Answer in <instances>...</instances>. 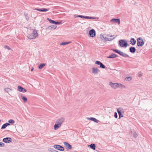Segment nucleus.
<instances>
[{"instance_id": "obj_1", "label": "nucleus", "mask_w": 152, "mask_h": 152, "mask_svg": "<svg viewBox=\"0 0 152 152\" xmlns=\"http://www.w3.org/2000/svg\"><path fill=\"white\" fill-rule=\"evenodd\" d=\"M38 34L37 33V30L34 29L32 30V33L30 34H28L27 37L30 39H34L36 37L38 36Z\"/></svg>"}, {"instance_id": "obj_2", "label": "nucleus", "mask_w": 152, "mask_h": 152, "mask_svg": "<svg viewBox=\"0 0 152 152\" xmlns=\"http://www.w3.org/2000/svg\"><path fill=\"white\" fill-rule=\"evenodd\" d=\"M119 45L121 47L123 48H126L127 46V41L124 40H120L119 41Z\"/></svg>"}, {"instance_id": "obj_3", "label": "nucleus", "mask_w": 152, "mask_h": 152, "mask_svg": "<svg viewBox=\"0 0 152 152\" xmlns=\"http://www.w3.org/2000/svg\"><path fill=\"white\" fill-rule=\"evenodd\" d=\"M144 44V42L141 38L139 37L137 39V44L138 46H142Z\"/></svg>"}, {"instance_id": "obj_4", "label": "nucleus", "mask_w": 152, "mask_h": 152, "mask_svg": "<svg viewBox=\"0 0 152 152\" xmlns=\"http://www.w3.org/2000/svg\"><path fill=\"white\" fill-rule=\"evenodd\" d=\"M117 111L119 115V119L121 117H123V115L122 113H124L123 109L121 108H119L117 109Z\"/></svg>"}, {"instance_id": "obj_5", "label": "nucleus", "mask_w": 152, "mask_h": 152, "mask_svg": "<svg viewBox=\"0 0 152 152\" xmlns=\"http://www.w3.org/2000/svg\"><path fill=\"white\" fill-rule=\"evenodd\" d=\"M64 121V118L63 117H61L58 119L56 121V123H57L58 125H59L61 126L63 123Z\"/></svg>"}, {"instance_id": "obj_6", "label": "nucleus", "mask_w": 152, "mask_h": 152, "mask_svg": "<svg viewBox=\"0 0 152 152\" xmlns=\"http://www.w3.org/2000/svg\"><path fill=\"white\" fill-rule=\"evenodd\" d=\"M99 72V70L96 67H94L92 69V72L94 74H97Z\"/></svg>"}, {"instance_id": "obj_7", "label": "nucleus", "mask_w": 152, "mask_h": 152, "mask_svg": "<svg viewBox=\"0 0 152 152\" xmlns=\"http://www.w3.org/2000/svg\"><path fill=\"white\" fill-rule=\"evenodd\" d=\"M53 147L61 151H64V148L60 145H55Z\"/></svg>"}, {"instance_id": "obj_8", "label": "nucleus", "mask_w": 152, "mask_h": 152, "mask_svg": "<svg viewBox=\"0 0 152 152\" xmlns=\"http://www.w3.org/2000/svg\"><path fill=\"white\" fill-rule=\"evenodd\" d=\"M109 84L111 87L114 89H115L118 88V83H113L110 82Z\"/></svg>"}, {"instance_id": "obj_9", "label": "nucleus", "mask_w": 152, "mask_h": 152, "mask_svg": "<svg viewBox=\"0 0 152 152\" xmlns=\"http://www.w3.org/2000/svg\"><path fill=\"white\" fill-rule=\"evenodd\" d=\"M105 36V35H104L103 36V37L106 40L111 41V40H113L115 37H114L113 38H109V37H111L114 36V35H112L109 34L108 35H107V37H106Z\"/></svg>"}, {"instance_id": "obj_10", "label": "nucleus", "mask_w": 152, "mask_h": 152, "mask_svg": "<svg viewBox=\"0 0 152 152\" xmlns=\"http://www.w3.org/2000/svg\"><path fill=\"white\" fill-rule=\"evenodd\" d=\"M75 16H76L77 17H80L82 18H84L85 19H95V18L94 17H88L87 16H84L83 15H75Z\"/></svg>"}, {"instance_id": "obj_11", "label": "nucleus", "mask_w": 152, "mask_h": 152, "mask_svg": "<svg viewBox=\"0 0 152 152\" xmlns=\"http://www.w3.org/2000/svg\"><path fill=\"white\" fill-rule=\"evenodd\" d=\"M89 34L90 37H93L95 35V31L94 29H91L89 31Z\"/></svg>"}, {"instance_id": "obj_12", "label": "nucleus", "mask_w": 152, "mask_h": 152, "mask_svg": "<svg viewBox=\"0 0 152 152\" xmlns=\"http://www.w3.org/2000/svg\"><path fill=\"white\" fill-rule=\"evenodd\" d=\"M63 143L66 147L68 149H71L72 148V146L66 142H64Z\"/></svg>"}, {"instance_id": "obj_13", "label": "nucleus", "mask_w": 152, "mask_h": 152, "mask_svg": "<svg viewBox=\"0 0 152 152\" xmlns=\"http://www.w3.org/2000/svg\"><path fill=\"white\" fill-rule=\"evenodd\" d=\"M3 141L6 143H9L12 142V139L10 137H6L4 138Z\"/></svg>"}, {"instance_id": "obj_14", "label": "nucleus", "mask_w": 152, "mask_h": 152, "mask_svg": "<svg viewBox=\"0 0 152 152\" xmlns=\"http://www.w3.org/2000/svg\"><path fill=\"white\" fill-rule=\"evenodd\" d=\"M95 64L100 65V67L103 69L105 68V66L100 61H97L95 62Z\"/></svg>"}, {"instance_id": "obj_15", "label": "nucleus", "mask_w": 152, "mask_h": 152, "mask_svg": "<svg viewBox=\"0 0 152 152\" xmlns=\"http://www.w3.org/2000/svg\"><path fill=\"white\" fill-rule=\"evenodd\" d=\"M18 89L19 91L23 93L26 92L27 91L25 89L23 88L20 86H18Z\"/></svg>"}, {"instance_id": "obj_16", "label": "nucleus", "mask_w": 152, "mask_h": 152, "mask_svg": "<svg viewBox=\"0 0 152 152\" xmlns=\"http://www.w3.org/2000/svg\"><path fill=\"white\" fill-rule=\"evenodd\" d=\"M110 20L111 22H113L117 23L118 24H120V22L119 19L113 18L112 19H111Z\"/></svg>"}, {"instance_id": "obj_17", "label": "nucleus", "mask_w": 152, "mask_h": 152, "mask_svg": "<svg viewBox=\"0 0 152 152\" xmlns=\"http://www.w3.org/2000/svg\"><path fill=\"white\" fill-rule=\"evenodd\" d=\"M57 27V26L56 25H52L51 26H49L47 28V29H55Z\"/></svg>"}, {"instance_id": "obj_18", "label": "nucleus", "mask_w": 152, "mask_h": 152, "mask_svg": "<svg viewBox=\"0 0 152 152\" xmlns=\"http://www.w3.org/2000/svg\"><path fill=\"white\" fill-rule=\"evenodd\" d=\"M117 57V55L115 53L112 54L110 55L109 56H107V58H115Z\"/></svg>"}, {"instance_id": "obj_19", "label": "nucleus", "mask_w": 152, "mask_h": 152, "mask_svg": "<svg viewBox=\"0 0 152 152\" xmlns=\"http://www.w3.org/2000/svg\"><path fill=\"white\" fill-rule=\"evenodd\" d=\"M61 126L58 125L57 123L56 122L55 125L54 126V129L55 130H56L59 128Z\"/></svg>"}, {"instance_id": "obj_20", "label": "nucleus", "mask_w": 152, "mask_h": 152, "mask_svg": "<svg viewBox=\"0 0 152 152\" xmlns=\"http://www.w3.org/2000/svg\"><path fill=\"white\" fill-rule=\"evenodd\" d=\"M119 55L122 56L124 57H127L128 56V55L126 54L123 53V52L120 51L119 53H118Z\"/></svg>"}, {"instance_id": "obj_21", "label": "nucleus", "mask_w": 152, "mask_h": 152, "mask_svg": "<svg viewBox=\"0 0 152 152\" xmlns=\"http://www.w3.org/2000/svg\"><path fill=\"white\" fill-rule=\"evenodd\" d=\"M88 119L91 120L92 121H93L94 122H96V123H97L98 121V120H97L95 118H92V117L88 118Z\"/></svg>"}, {"instance_id": "obj_22", "label": "nucleus", "mask_w": 152, "mask_h": 152, "mask_svg": "<svg viewBox=\"0 0 152 152\" xmlns=\"http://www.w3.org/2000/svg\"><path fill=\"white\" fill-rule=\"evenodd\" d=\"M10 125V124L8 123H6L4 124L2 126L1 129H4L7 126Z\"/></svg>"}, {"instance_id": "obj_23", "label": "nucleus", "mask_w": 152, "mask_h": 152, "mask_svg": "<svg viewBox=\"0 0 152 152\" xmlns=\"http://www.w3.org/2000/svg\"><path fill=\"white\" fill-rule=\"evenodd\" d=\"M118 88H125L126 87L121 83H118Z\"/></svg>"}, {"instance_id": "obj_24", "label": "nucleus", "mask_w": 152, "mask_h": 152, "mask_svg": "<svg viewBox=\"0 0 152 152\" xmlns=\"http://www.w3.org/2000/svg\"><path fill=\"white\" fill-rule=\"evenodd\" d=\"M89 146H90V148L92 149L93 150H95L96 147L95 144H91L89 145Z\"/></svg>"}, {"instance_id": "obj_25", "label": "nucleus", "mask_w": 152, "mask_h": 152, "mask_svg": "<svg viewBox=\"0 0 152 152\" xmlns=\"http://www.w3.org/2000/svg\"><path fill=\"white\" fill-rule=\"evenodd\" d=\"M71 43V42H63L61 43L60 45H66L68 44H70Z\"/></svg>"}, {"instance_id": "obj_26", "label": "nucleus", "mask_w": 152, "mask_h": 152, "mask_svg": "<svg viewBox=\"0 0 152 152\" xmlns=\"http://www.w3.org/2000/svg\"><path fill=\"white\" fill-rule=\"evenodd\" d=\"M45 65V64H41L39 66L38 68L41 69Z\"/></svg>"}, {"instance_id": "obj_27", "label": "nucleus", "mask_w": 152, "mask_h": 152, "mask_svg": "<svg viewBox=\"0 0 152 152\" xmlns=\"http://www.w3.org/2000/svg\"><path fill=\"white\" fill-rule=\"evenodd\" d=\"M132 80V77H127L125 78V80L129 81Z\"/></svg>"}, {"instance_id": "obj_28", "label": "nucleus", "mask_w": 152, "mask_h": 152, "mask_svg": "<svg viewBox=\"0 0 152 152\" xmlns=\"http://www.w3.org/2000/svg\"><path fill=\"white\" fill-rule=\"evenodd\" d=\"M21 98L23 100L24 102H25L27 101V99L26 97L21 96Z\"/></svg>"}, {"instance_id": "obj_29", "label": "nucleus", "mask_w": 152, "mask_h": 152, "mask_svg": "<svg viewBox=\"0 0 152 152\" xmlns=\"http://www.w3.org/2000/svg\"><path fill=\"white\" fill-rule=\"evenodd\" d=\"M47 19L49 21V22L50 23L54 24V23H55V21L53 20H52L48 18Z\"/></svg>"}, {"instance_id": "obj_30", "label": "nucleus", "mask_w": 152, "mask_h": 152, "mask_svg": "<svg viewBox=\"0 0 152 152\" xmlns=\"http://www.w3.org/2000/svg\"><path fill=\"white\" fill-rule=\"evenodd\" d=\"M8 122L11 124H13L15 123L14 121L12 119H10L8 121Z\"/></svg>"}, {"instance_id": "obj_31", "label": "nucleus", "mask_w": 152, "mask_h": 152, "mask_svg": "<svg viewBox=\"0 0 152 152\" xmlns=\"http://www.w3.org/2000/svg\"><path fill=\"white\" fill-rule=\"evenodd\" d=\"M4 90L5 91L7 92H8L11 90L9 88H6L4 89Z\"/></svg>"}, {"instance_id": "obj_32", "label": "nucleus", "mask_w": 152, "mask_h": 152, "mask_svg": "<svg viewBox=\"0 0 152 152\" xmlns=\"http://www.w3.org/2000/svg\"><path fill=\"white\" fill-rule=\"evenodd\" d=\"M49 152H54L55 150L53 148H49L48 149Z\"/></svg>"}, {"instance_id": "obj_33", "label": "nucleus", "mask_w": 152, "mask_h": 152, "mask_svg": "<svg viewBox=\"0 0 152 152\" xmlns=\"http://www.w3.org/2000/svg\"><path fill=\"white\" fill-rule=\"evenodd\" d=\"M61 22H55V23H54V24H56L59 25L61 24Z\"/></svg>"}, {"instance_id": "obj_34", "label": "nucleus", "mask_w": 152, "mask_h": 152, "mask_svg": "<svg viewBox=\"0 0 152 152\" xmlns=\"http://www.w3.org/2000/svg\"><path fill=\"white\" fill-rule=\"evenodd\" d=\"M137 136V134L136 133L134 132V137L136 138Z\"/></svg>"}, {"instance_id": "obj_35", "label": "nucleus", "mask_w": 152, "mask_h": 152, "mask_svg": "<svg viewBox=\"0 0 152 152\" xmlns=\"http://www.w3.org/2000/svg\"><path fill=\"white\" fill-rule=\"evenodd\" d=\"M4 145V144L2 142H0V147H3Z\"/></svg>"}, {"instance_id": "obj_36", "label": "nucleus", "mask_w": 152, "mask_h": 152, "mask_svg": "<svg viewBox=\"0 0 152 152\" xmlns=\"http://www.w3.org/2000/svg\"><path fill=\"white\" fill-rule=\"evenodd\" d=\"M114 117L115 118H117L118 117V115L116 112H115L114 113Z\"/></svg>"}, {"instance_id": "obj_37", "label": "nucleus", "mask_w": 152, "mask_h": 152, "mask_svg": "<svg viewBox=\"0 0 152 152\" xmlns=\"http://www.w3.org/2000/svg\"><path fill=\"white\" fill-rule=\"evenodd\" d=\"M4 48H7L8 50H10L11 49L10 48V47H8L7 46H6V45L4 47Z\"/></svg>"}, {"instance_id": "obj_38", "label": "nucleus", "mask_w": 152, "mask_h": 152, "mask_svg": "<svg viewBox=\"0 0 152 152\" xmlns=\"http://www.w3.org/2000/svg\"><path fill=\"white\" fill-rule=\"evenodd\" d=\"M130 51L132 53H133V47H130Z\"/></svg>"}, {"instance_id": "obj_39", "label": "nucleus", "mask_w": 152, "mask_h": 152, "mask_svg": "<svg viewBox=\"0 0 152 152\" xmlns=\"http://www.w3.org/2000/svg\"><path fill=\"white\" fill-rule=\"evenodd\" d=\"M120 51L118 50H114V52H115V53H119Z\"/></svg>"}, {"instance_id": "obj_40", "label": "nucleus", "mask_w": 152, "mask_h": 152, "mask_svg": "<svg viewBox=\"0 0 152 152\" xmlns=\"http://www.w3.org/2000/svg\"><path fill=\"white\" fill-rule=\"evenodd\" d=\"M130 42H131V44L132 45H133V38H132L130 41Z\"/></svg>"}, {"instance_id": "obj_41", "label": "nucleus", "mask_w": 152, "mask_h": 152, "mask_svg": "<svg viewBox=\"0 0 152 152\" xmlns=\"http://www.w3.org/2000/svg\"><path fill=\"white\" fill-rule=\"evenodd\" d=\"M58 13V12H56L55 11H53V13L55 15H57Z\"/></svg>"}, {"instance_id": "obj_42", "label": "nucleus", "mask_w": 152, "mask_h": 152, "mask_svg": "<svg viewBox=\"0 0 152 152\" xmlns=\"http://www.w3.org/2000/svg\"><path fill=\"white\" fill-rule=\"evenodd\" d=\"M25 15L26 16V20H28V19H29V18H28V16H27V15H26L25 14Z\"/></svg>"}, {"instance_id": "obj_43", "label": "nucleus", "mask_w": 152, "mask_h": 152, "mask_svg": "<svg viewBox=\"0 0 152 152\" xmlns=\"http://www.w3.org/2000/svg\"><path fill=\"white\" fill-rule=\"evenodd\" d=\"M34 10H40V9H38V8H35ZM41 10H47V9H46V8H42Z\"/></svg>"}, {"instance_id": "obj_44", "label": "nucleus", "mask_w": 152, "mask_h": 152, "mask_svg": "<svg viewBox=\"0 0 152 152\" xmlns=\"http://www.w3.org/2000/svg\"><path fill=\"white\" fill-rule=\"evenodd\" d=\"M38 10L39 11H41V12H45V11H47L48 10Z\"/></svg>"}, {"instance_id": "obj_45", "label": "nucleus", "mask_w": 152, "mask_h": 152, "mask_svg": "<svg viewBox=\"0 0 152 152\" xmlns=\"http://www.w3.org/2000/svg\"><path fill=\"white\" fill-rule=\"evenodd\" d=\"M136 43V41L134 39V45Z\"/></svg>"}, {"instance_id": "obj_46", "label": "nucleus", "mask_w": 152, "mask_h": 152, "mask_svg": "<svg viewBox=\"0 0 152 152\" xmlns=\"http://www.w3.org/2000/svg\"><path fill=\"white\" fill-rule=\"evenodd\" d=\"M142 76V74H139V75H138V76H139V77H141V76Z\"/></svg>"}, {"instance_id": "obj_47", "label": "nucleus", "mask_w": 152, "mask_h": 152, "mask_svg": "<svg viewBox=\"0 0 152 152\" xmlns=\"http://www.w3.org/2000/svg\"><path fill=\"white\" fill-rule=\"evenodd\" d=\"M136 49L134 47V53L135 52Z\"/></svg>"}, {"instance_id": "obj_48", "label": "nucleus", "mask_w": 152, "mask_h": 152, "mask_svg": "<svg viewBox=\"0 0 152 152\" xmlns=\"http://www.w3.org/2000/svg\"><path fill=\"white\" fill-rule=\"evenodd\" d=\"M55 9H60V7H57V8H55Z\"/></svg>"}, {"instance_id": "obj_49", "label": "nucleus", "mask_w": 152, "mask_h": 152, "mask_svg": "<svg viewBox=\"0 0 152 152\" xmlns=\"http://www.w3.org/2000/svg\"><path fill=\"white\" fill-rule=\"evenodd\" d=\"M33 69H33V68H32L31 69V71H32L33 70Z\"/></svg>"}, {"instance_id": "obj_50", "label": "nucleus", "mask_w": 152, "mask_h": 152, "mask_svg": "<svg viewBox=\"0 0 152 152\" xmlns=\"http://www.w3.org/2000/svg\"><path fill=\"white\" fill-rule=\"evenodd\" d=\"M115 49H112V50L113 51H114V50H115Z\"/></svg>"}, {"instance_id": "obj_51", "label": "nucleus", "mask_w": 152, "mask_h": 152, "mask_svg": "<svg viewBox=\"0 0 152 152\" xmlns=\"http://www.w3.org/2000/svg\"><path fill=\"white\" fill-rule=\"evenodd\" d=\"M54 152H58V151H55H55H54Z\"/></svg>"}, {"instance_id": "obj_52", "label": "nucleus", "mask_w": 152, "mask_h": 152, "mask_svg": "<svg viewBox=\"0 0 152 152\" xmlns=\"http://www.w3.org/2000/svg\"><path fill=\"white\" fill-rule=\"evenodd\" d=\"M1 21V20H0V21Z\"/></svg>"}]
</instances>
